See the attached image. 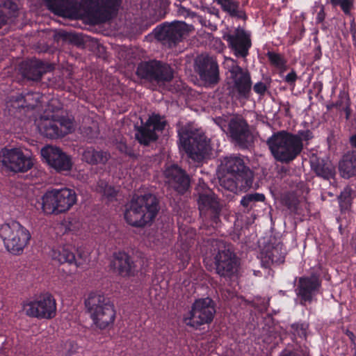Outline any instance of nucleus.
Segmentation results:
<instances>
[{"mask_svg": "<svg viewBox=\"0 0 356 356\" xmlns=\"http://www.w3.org/2000/svg\"><path fill=\"white\" fill-rule=\"evenodd\" d=\"M253 90L256 93L263 96L267 90V86L265 83L260 81L254 85Z\"/></svg>", "mask_w": 356, "mask_h": 356, "instance_id": "46", "label": "nucleus"}, {"mask_svg": "<svg viewBox=\"0 0 356 356\" xmlns=\"http://www.w3.org/2000/svg\"><path fill=\"white\" fill-rule=\"evenodd\" d=\"M81 135L89 141L97 138L99 136V131L98 124L96 122H92L90 125H85L80 127Z\"/></svg>", "mask_w": 356, "mask_h": 356, "instance_id": "35", "label": "nucleus"}, {"mask_svg": "<svg viewBox=\"0 0 356 356\" xmlns=\"http://www.w3.org/2000/svg\"><path fill=\"white\" fill-rule=\"evenodd\" d=\"M178 135L181 147L195 162H202L209 154L210 140L200 130L185 126L179 130Z\"/></svg>", "mask_w": 356, "mask_h": 356, "instance_id": "6", "label": "nucleus"}, {"mask_svg": "<svg viewBox=\"0 0 356 356\" xmlns=\"http://www.w3.org/2000/svg\"><path fill=\"white\" fill-rule=\"evenodd\" d=\"M136 74L154 86L164 87L174 79L175 70L168 63L153 59L138 63Z\"/></svg>", "mask_w": 356, "mask_h": 356, "instance_id": "7", "label": "nucleus"}, {"mask_svg": "<svg viewBox=\"0 0 356 356\" xmlns=\"http://www.w3.org/2000/svg\"><path fill=\"white\" fill-rule=\"evenodd\" d=\"M218 253L214 257L215 270L222 277H231L236 271V257L229 245L217 241Z\"/></svg>", "mask_w": 356, "mask_h": 356, "instance_id": "15", "label": "nucleus"}, {"mask_svg": "<svg viewBox=\"0 0 356 356\" xmlns=\"http://www.w3.org/2000/svg\"><path fill=\"white\" fill-rule=\"evenodd\" d=\"M165 184L180 195L184 194L191 186V177L185 170L177 164L167 166L163 172Z\"/></svg>", "mask_w": 356, "mask_h": 356, "instance_id": "22", "label": "nucleus"}, {"mask_svg": "<svg viewBox=\"0 0 356 356\" xmlns=\"http://www.w3.org/2000/svg\"><path fill=\"white\" fill-rule=\"evenodd\" d=\"M117 148L120 152L128 155L129 157H135L136 156L134 150L131 147H128V145L123 141H120L118 144Z\"/></svg>", "mask_w": 356, "mask_h": 356, "instance_id": "42", "label": "nucleus"}, {"mask_svg": "<svg viewBox=\"0 0 356 356\" xmlns=\"http://www.w3.org/2000/svg\"><path fill=\"white\" fill-rule=\"evenodd\" d=\"M52 70L51 65L37 59L25 60L20 65V71L22 76L29 80L35 81L40 80L44 74Z\"/></svg>", "mask_w": 356, "mask_h": 356, "instance_id": "25", "label": "nucleus"}, {"mask_svg": "<svg viewBox=\"0 0 356 356\" xmlns=\"http://www.w3.org/2000/svg\"><path fill=\"white\" fill-rule=\"evenodd\" d=\"M200 22L205 26H209L211 30L216 29V26L211 24L209 20H207L205 18H203L201 16H198Z\"/></svg>", "mask_w": 356, "mask_h": 356, "instance_id": "51", "label": "nucleus"}, {"mask_svg": "<svg viewBox=\"0 0 356 356\" xmlns=\"http://www.w3.org/2000/svg\"><path fill=\"white\" fill-rule=\"evenodd\" d=\"M331 3L334 6H338L339 3H340V1L341 0H330Z\"/></svg>", "mask_w": 356, "mask_h": 356, "instance_id": "54", "label": "nucleus"}, {"mask_svg": "<svg viewBox=\"0 0 356 356\" xmlns=\"http://www.w3.org/2000/svg\"><path fill=\"white\" fill-rule=\"evenodd\" d=\"M195 68L200 79L207 86H213L220 81L219 67L216 60L207 54H201L195 60Z\"/></svg>", "mask_w": 356, "mask_h": 356, "instance_id": "18", "label": "nucleus"}, {"mask_svg": "<svg viewBox=\"0 0 356 356\" xmlns=\"http://www.w3.org/2000/svg\"><path fill=\"white\" fill-rule=\"evenodd\" d=\"M339 5L341 6L342 10L347 14L349 13L353 3L351 0H341Z\"/></svg>", "mask_w": 356, "mask_h": 356, "instance_id": "47", "label": "nucleus"}, {"mask_svg": "<svg viewBox=\"0 0 356 356\" xmlns=\"http://www.w3.org/2000/svg\"><path fill=\"white\" fill-rule=\"evenodd\" d=\"M314 138L309 129L300 130L293 134L286 130L274 132L266 140V145L275 161L289 164L302 152L306 144Z\"/></svg>", "mask_w": 356, "mask_h": 356, "instance_id": "1", "label": "nucleus"}, {"mask_svg": "<svg viewBox=\"0 0 356 356\" xmlns=\"http://www.w3.org/2000/svg\"><path fill=\"white\" fill-rule=\"evenodd\" d=\"M98 190L107 198L108 201L112 202L116 199L118 191L105 181H101L98 184Z\"/></svg>", "mask_w": 356, "mask_h": 356, "instance_id": "36", "label": "nucleus"}, {"mask_svg": "<svg viewBox=\"0 0 356 356\" xmlns=\"http://www.w3.org/2000/svg\"><path fill=\"white\" fill-rule=\"evenodd\" d=\"M325 17V13L324 12V8L321 7L320 11L317 14L316 22L321 23L323 22Z\"/></svg>", "mask_w": 356, "mask_h": 356, "instance_id": "52", "label": "nucleus"}, {"mask_svg": "<svg viewBox=\"0 0 356 356\" xmlns=\"http://www.w3.org/2000/svg\"><path fill=\"white\" fill-rule=\"evenodd\" d=\"M38 127L42 135L53 139L71 132L72 123L70 120L57 115H44L40 118Z\"/></svg>", "mask_w": 356, "mask_h": 356, "instance_id": "13", "label": "nucleus"}, {"mask_svg": "<svg viewBox=\"0 0 356 356\" xmlns=\"http://www.w3.org/2000/svg\"><path fill=\"white\" fill-rule=\"evenodd\" d=\"M193 29L192 25L181 21H175L158 26L154 29V36L163 45L172 48L181 42Z\"/></svg>", "mask_w": 356, "mask_h": 356, "instance_id": "11", "label": "nucleus"}, {"mask_svg": "<svg viewBox=\"0 0 356 356\" xmlns=\"http://www.w3.org/2000/svg\"><path fill=\"white\" fill-rule=\"evenodd\" d=\"M66 348V356H74L75 353L77 352L79 348L78 345L74 341H67L65 344Z\"/></svg>", "mask_w": 356, "mask_h": 356, "instance_id": "43", "label": "nucleus"}, {"mask_svg": "<svg viewBox=\"0 0 356 356\" xmlns=\"http://www.w3.org/2000/svg\"><path fill=\"white\" fill-rule=\"evenodd\" d=\"M216 314L214 301L210 298L197 299L193 304L184 321L187 326L195 330L201 325L211 323Z\"/></svg>", "mask_w": 356, "mask_h": 356, "instance_id": "10", "label": "nucleus"}, {"mask_svg": "<svg viewBox=\"0 0 356 356\" xmlns=\"http://www.w3.org/2000/svg\"><path fill=\"white\" fill-rule=\"evenodd\" d=\"M350 143L352 147H356V134L353 135L350 138Z\"/></svg>", "mask_w": 356, "mask_h": 356, "instance_id": "53", "label": "nucleus"}, {"mask_svg": "<svg viewBox=\"0 0 356 356\" xmlns=\"http://www.w3.org/2000/svg\"><path fill=\"white\" fill-rule=\"evenodd\" d=\"M23 310L30 317L50 319L56 316V300L50 293L41 294L34 300L24 304Z\"/></svg>", "mask_w": 356, "mask_h": 356, "instance_id": "14", "label": "nucleus"}, {"mask_svg": "<svg viewBox=\"0 0 356 356\" xmlns=\"http://www.w3.org/2000/svg\"><path fill=\"white\" fill-rule=\"evenodd\" d=\"M292 328L294 330V334H297L301 338L306 339L307 337V330L308 328L307 325L305 324H293Z\"/></svg>", "mask_w": 356, "mask_h": 356, "instance_id": "41", "label": "nucleus"}, {"mask_svg": "<svg viewBox=\"0 0 356 356\" xmlns=\"http://www.w3.org/2000/svg\"><path fill=\"white\" fill-rule=\"evenodd\" d=\"M222 38L227 41L228 47L236 57L243 58L247 57L252 42L250 35L243 29L238 27L234 31L225 34Z\"/></svg>", "mask_w": 356, "mask_h": 356, "instance_id": "23", "label": "nucleus"}, {"mask_svg": "<svg viewBox=\"0 0 356 356\" xmlns=\"http://www.w3.org/2000/svg\"><path fill=\"white\" fill-rule=\"evenodd\" d=\"M0 163L7 170L14 172H25L33 166L31 158L19 148H3L0 151Z\"/></svg>", "mask_w": 356, "mask_h": 356, "instance_id": "16", "label": "nucleus"}, {"mask_svg": "<svg viewBox=\"0 0 356 356\" xmlns=\"http://www.w3.org/2000/svg\"><path fill=\"white\" fill-rule=\"evenodd\" d=\"M344 99L346 101L345 106L343 107L342 109L345 111L346 118L348 120L351 113V109L350 107V99L346 95L344 96Z\"/></svg>", "mask_w": 356, "mask_h": 356, "instance_id": "49", "label": "nucleus"}, {"mask_svg": "<svg viewBox=\"0 0 356 356\" xmlns=\"http://www.w3.org/2000/svg\"><path fill=\"white\" fill-rule=\"evenodd\" d=\"M295 282H297L295 292L299 303L302 306L312 303L321 286L319 277L316 275L302 276L296 277Z\"/></svg>", "mask_w": 356, "mask_h": 356, "instance_id": "19", "label": "nucleus"}, {"mask_svg": "<svg viewBox=\"0 0 356 356\" xmlns=\"http://www.w3.org/2000/svg\"><path fill=\"white\" fill-rule=\"evenodd\" d=\"M342 103H343V102H342V100H341L340 102H337L336 105H337V106L341 107L342 106Z\"/></svg>", "mask_w": 356, "mask_h": 356, "instance_id": "55", "label": "nucleus"}, {"mask_svg": "<svg viewBox=\"0 0 356 356\" xmlns=\"http://www.w3.org/2000/svg\"><path fill=\"white\" fill-rule=\"evenodd\" d=\"M229 71L233 80L232 92L238 99H248L251 94L252 81L248 70H244L232 60Z\"/></svg>", "mask_w": 356, "mask_h": 356, "instance_id": "20", "label": "nucleus"}, {"mask_svg": "<svg viewBox=\"0 0 356 356\" xmlns=\"http://www.w3.org/2000/svg\"><path fill=\"white\" fill-rule=\"evenodd\" d=\"M353 336V333L350 332L349 337Z\"/></svg>", "mask_w": 356, "mask_h": 356, "instance_id": "57", "label": "nucleus"}, {"mask_svg": "<svg viewBox=\"0 0 356 356\" xmlns=\"http://www.w3.org/2000/svg\"><path fill=\"white\" fill-rule=\"evenodd\" d=\"M265 196L262 193H249L243 196L241 200V205L244 207L248 211H250L257 202H264Z\"/></svg>", "mask_w": 356, "mask_h": 356, "instance_id": "34", "label": "nucleus"}, {"mask_svg": "<svg viewBox=\"0 0 356 356\" xmlns=\"http://www.w3.org/2000/svg\"><path fill=\"white\" fill-rule=\"evenodd\" d=\"M283 203L291 211H296L298 208L299 200L294 193H289L284 196Z\"/></svg>", "mask_w": 356, "mask_h": 356, "instance_id": "38", "label": "nucleus"}, {"mask_svg": "<svg viewBox=\"0 0 356 356\" xmlns=\"http://www.w3.org/2000/svg\"><path fill=\"white\" fill-rule=\"evenodd\" d=\"M285 254L282 243L268 244L262 252V261L267 264H280L284 261Z\"/></svg>", "mask_w": 356, "mask_h": 356, "instance_id": "27", "label": "nucleus"}, {"mask_svg": "<svg viewBox=\"0 0 356 356\" xmlns=\"http://www.w3.org/2000/svg\"><path fill=\"white\" fill-rule=\"evenodd\" d=\"M178 9L177 13L179 15H182L185 17H195L197 16V14L194 12L191 11L189 9L184 7L181 4L177 5Z\"/></svg>", "mask_w": 356, "mask_h": 356, "instance_id": "45", "label": "nucleus"}, {"mask_svg": "<svg viewBox=\"0 0 356 356\" xmlns=\"http://www.w3.org/2000/svg\"><path fill=\"white\" fill-rule=\"evenodd\" d=\"M0 237L10 252L19 254L28 244L31 234L26 228L18 222L12 221L6 223L0 227Z\"/></svg>", "mask_w": 356, "mask_h": 356, "instance_id": "9", "label": "nucleus"}, {"mask_svg": "<svg viewBox=\"0 0 356 356\" xmlns=\"http://www.w3.org/2000/svg\"><path fill=\"white\" fill-rule=\"evenodd\" d=\"M309 163L312 171L317 177L327 181L334 178L335 167L328 159L321 158L313 154L309 157Z\"/></svg>", "mask_w": 356, "mask_h": 356, "instance_id": "26", "label": "nucleus"}, {"mask_svg": "<svg viewBox=\"0 0 356 356\" xmlns=\"http://www.w3.org/2000/svg\"><path fill=\"white\" fill-rule=\"evenodd\" d=\"M197 202L200 216L203 220H209L215 225L220 222V218L225 204L217 195L210 190L198 191Z\"/></svg>", "mask_w": 356, "mask_h": 356, "instance_id": "12", "label": "nucleus"}, {"mask_svg": "<svg viewBox=\"0 0 356 356\" xmlns=\"http://www.w3.org/2000/svg\"><path fill=\"white\" fill-rule=\"evenodd\" d=\"M88 10L103 21L109 19L111 13L117 12L122 0H81ZM47 3L54 13L63 16L76 11L81 7L79 0H47Z\"/></svg>", "mask_w": 356, "mask_h": 356, "instance_id": "3", "label": "nucleus"}, {"mask_svg": "<svg viewBox=\"0 0 356 356\" xmlns=\"http://www.w3.org/2000/svg\"><path fill=\"white\" fill-rule=\"evenodd\" d=\"M280 356H310L307 348L300 350L291 351L284 350Z\"/></svg>", "mask_w": 356, "mask_h": 356, "instance_id": "44", "label": "nucleus"}, {"mask_svg": "<svg viewBox=\"0 0 356 356\" xmlns=\"http://www.w3.org/2000/svg\"><path fill=\"white\" fill-rule=\"evenodd\" d=\"M229 131L232 140L239 147L248 149L254 143V136L247 122L240 118H232L229 123Z\"/></svg>", "mask_w": 356, "mask_h": 356, "instance_id": "24", "label": "nucleus"}, {"mask_svg": "<svg viewBox=\"0 0 356 356\" xmlns=\"http://www.w3.org/2000/svg\"><path fill=\"white\" fill-rule=\"evenodd\" d=\"M339 170L344 179L356 175V150L348 152L339 162Z\"/></svg>", "mask_w": 356, "mask_h": 356, "instance_id": "29", "label": "nucleus"}, {"mask_svg": "<svg viewBox=\"0 0 356 356\" xmlns=\"http://www.w3.org/2000/svg\"><path fill=\"white\" fill-rule=\"evenodd\" d=\"M267 56L272 65L278 68H282L284 67L286 61L280 54L268 51L267 53Z\"/></svg>", "mask_w": 356, "mask_h": 356, "instance_id": "40", "label": "nucleus"}, {"mask_svg": "<svg viewBox=\"0 0 356 356\" xmlns=\"http://www.w3.org/2000/svg\"><path fill=\"white\" fill-rule=\"evenodd\" d=\"M76 202L75 192L70 188H64L60 190L54 189L47 191L38 201L35 207H39L47 214L60 213L69 210Z\"/></svg>", "mask_w": 356, "mask_h": 356, "instance_id": "8", "label": "nucleus"}, {"mask_svg": "<svg viewBox=\"0 0 356 356\" xmlns=\"http://www.w3.org/2000/svg\"><path fill=\"white\" fill-rule=\"evenodd\" d=\"M202 9L211 15H214L217 19L220 18L218 9L213 7H202Z\"/></svg>", "mask_w": 356, "mask_h": 356, "instance_id": "50", "label": "nucleus"}, {"mask_svg": "<svg viewBox=\"0 0 356 356\" xmlns=\"http://www.w3.org/2000/svg\"><path fill=\"white\" fill-rule=\"evenodd\" d=\"M40 153L45 162L56 172L65 173L72 170L73 166L72 157L60 148L47 145L42 148Z\"/></svg>", "mask_w": 356, "mask_h": 356, "instance_id": "21", "label": "nucleus"}, {"mask_svg": "<svg viewBox=\"0 0 356 356\" xmlns=\"http://www.w3.org/2000/svg\"><path fill=\"white\" fill-rule=\"evenodd\" d=\"M297 79V75L295 71L292 70L284 78V81L290 85L294 84Z\"/></svg>", "mask_w": 356, "mask_h": 356, "instance_id": "48", "label": "nucleus"}, {"mask_svg": "<svg viewBox=\"0 0 356 356\" xmlns=\"http://www.w3.org/2000/svg\"><path fill=\"white\" fill-rule=\"evenodd\" d=\"M351 192V188L346 187L341 192L339 196L338 197L341 209H347L350 206Z\"/></svg>", "mask_w": 356, "mask_h": 356, "instance_id": "37", "label": "nucleus"}, {"mask_svg": "<svg viewBox=\"0 0 356 356\" xmlns=\"http://www.w3.org/2000/svg\"><path fill=\"white\" fill-rule=\"evenodd\" d=\"M159 211V200L152 194L134 196L124 212L127 222L135 227H145L152 222Z\"/></svg>", "mask_w": 356, "mask_h": 356, "instance_id": "4", "label": "nucleus"}, {"mask_svg": "<svg viewBox=\"0 0 356 356\" xmlns=\"http://www.w3.org/2000/svg\"><path fill=\"white\" fill-rule=\"evenodd\" d=\"M114 269L122 276L131 275L136 270V266L129 254L118 252L115 254L112 262Z\"/></svg>", "mask_w": 356, "mask_h": 356, "instance_id": "28", "label": "nucleus"}, {"mask_svg": "<svg viewBox=\"0 0 356 356\" xmlns=\"http://www.w3.org/2000/svg\"><path fill=\"white\" fill-rule=\"evenodd\" d=\"M353 336V333L350 332L349 337Z\"/></svg>", "mask_w": 356, "mask_h": 356, "instance_id": "58", "label": "nucleus"}, {"mask_svg": "<svg viewBox=\"0 0 356 356\" xmlns=\"http://www.w3.org/2000/svg\"><path fill=\"white\" fill-rule=\"evenodd\" d=\"M229 17L237 19L245 20L247 16L245 10L241 6L240 2L237 0H213Z\"/></svg>", "mask_w": 356, "mask_h": 356, "instance_id": "30", "label": "nucleus"}, {"mask_svg": "<svg viewBox=\"0 0 356 356\" xmlns=\"http://www.w3.org/2000/svg\"><path fill=\"white\" fill-rule=\"evenodd\" d=\"M354 356H356V346L355 347V353H354Z\"/></svg>", "mask_w": 356, "mask_h": 356, "instance_id": "56", "label": "nucleus"}, {"mask_svg": "<svg viewBox=\"0 0 356 356\" xmlns=\"http://www.w3.org/2000/svg\"><path fill=\"white\" fill-rule=\"evenodd\" d=\"M109 158L108 152L93 147H88L82 153V160L90 165L104 164Z\"/></svg>", "mask_w": 356, "mask_h": 356, "instance_id": "31", "label": "nucleus"}, {"mask_svg": "<svg viewBox=\"0 0 356 356\" xmlns=\"http://www.w3.org/2000/svg\"><path fill=\"white\" fill-rule=\"evenodd\" d=\"M85 306L97 327L104 330L113 324L116 313L110 298L103 293L92 292L85 300Z\"/></svg>", "mask_w": 356, "mask_h": 356, "instance_id": "5", "label": "nucleus"}, {"mask_svg": "<svg viewBox=\"0 0 356 356\" xmlns=\"http://www.w3.org/2000/svg\"><path fill=\"white\" fill-rule=\"evenodd\" d=\"M166 125V121L163 117L158 114L149 116L146 122L140 126L135 127L136 139L141 145H148L150 143L158 139V132H161Z\"/></svg>", "mask_w": 356, "mask_h": 356, "instance_id": "17", "label": "nucleus"}, {"mask_svg": "<svg viewBox=\"0 0 356 356\" xmlns=\"http://www.w3.org/2000/svg\"><path fill=\"white\" fill-rule=\"evenodd\" d=\"M51 257L54 260L57 261L60 264H74L76 266L81 265V263L76 259L74 253L69 246L53 250Z\"/></svg>", "mask_w": 356, "mask_h": 356, "instance_id": "33", "label": "nucleus"}, {"mask_svg": "<svg viewBox=\"0 0 356 356\" xmlns=\"http://www.w3.org/2000/svg\"><path fill=\"white\" fill-rule=\"evenodd\" d=\"M18 8L11 0L0 1V29L6 25L8 20L17 16Z\"/></svg>", "mask_w": 356, "mask_h": 356, "instance_id": "32", "label": "nucleus"}, {"mask_svg": "<svg viewBox=\"0 0 356 356\" xmlns=\"http://www.w3.org/2000/svg\"><path fill=\"white\" fill-rule=\"evenodd\" d=\"M24 101L25 105H22V106L32 109L35 108L39 101V94L35 92H27L24 96Z\"/></svg>", "mask_w": 356, "mask_h": 356, "instance_id": "39", "label": "nucleus"}, {"mask_svg": "<svg viewBox=\"0 0 356 356\" xmlns=\"http://www.w3.org/2000/svg\"><path fill=\"white\" fill-rule=\"evenodd\" d=\"M222 170L227 173L219 180L220 185L231 192L248 191L252 186L254 173L241 156H225L221 161Z\"/></svg>", "mask_w": 356, "mask_h": 356, "instance_id": "2", "label": "nucleus"}]
</instances>
